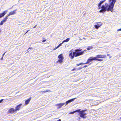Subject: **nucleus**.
Listing matches in <instances>:
<instances>
[{"label":"nucleus","instance_id":"1a4fd4ad","mask_svg":"<svg viewBox=\"0 0 121 121\" xmlns=\"http://www.w3.org/2000/svg\"><path fill=\"white\" fill-rule=\"evenodd\" d=\"M22 105V104H21L16 106L15 109L16 111L17 110H20L21 108V106Z\"/></svg>","mask_w":121,"mask_h":121},{"label":"nucleus","instance_id":"4468645a","mask_svg":"<svg viewBox=\"0 0 121 121\" xmlns=\"http://www.w3.org/2000/svg\"><path fill=\"white\" fill-rule=\"evenodd\" d=\"M106 0H103L100 1V2L98 4V6L99 7H100L101 4H103L104 2Z\"/></svg>","mask_w":121,"mask_h":121},{"label":"nucleus","instance_id":"ddd939ff","mask_svg":"<svg viewBox=\"0 0 121 121\" xmlns=\"http://www.w3.org/2000/svg\"><path fill=\"white\" fill-rule=\"evenodd\" d=\"M31 99V98L30 97V98H29V99H28L26 100L25 101V105H26L28 104V103L30 101V100Z\"/></svg>","mask_w":121,"mask_h":121},{"label":"nucleus","instance_id":"39448f33","mask_svg":"<svg viewBox=\"0 0 121 121\" xmlns=\"http://www.w3.org/2000/svg\"><path fill=\"white\" fill-rule=\"evenodd\" d=\"M58 58L59 59L56 62V64L62 63L63 62V60L64 59L62 54H61L58 55Z\"/></svg>","mask_w":121,"mask_h":121},{"label":"nucleus","instance_id":"473e14b6","mask_svg":"<svg viewBox=\"0 0 121 121\" xmlns=\"http://www.w3.org/2000/svg\"><path fill=\"white\" fill-rule=\"evenodd\" d=\"M6 52H5L3 54V55H2V56H4V54H5V53Z\"/></svg>","mask_w":121,"mask_h":121},{"label":"nucleus","instance_id":"72a5a7b5","mask_svg":"<svg viewBox=\"0 0 121 121\" xmlns=\"http://www.w3.org/2000/svg\"><path fill=\"white\" fill-rule=\"evenodd\" d=\"M58 48V46H57V47H56L55 48H54V49H56L57 48Z\"/></svg>","mask_w":121,"mask_h":121},{"label":"nucleus","instance_id":"e433bc0d","mask_svg":"<svg viewBox=\"0 0 121 121\" xmlns=\"http://www.w3.org/2000/svg\"><path fill=\"white\" fill-rule=\"evenodd\" d=\"M57 121H61V120L60 119H59L57 120Z\"/></svg>","mask_w":121,"mask_h":121},{"label":"nucleus","instance_id":"20e7f679","mask_svg":"<svg viewBox=\"0 0 121 121\" xmlns=\"http://www.w3.org/2000/svg\"><path fill=\"white\" fill-rule=\"evenodd\" d=\"M105 5H106V7L104 5H102V6L101 7H99L98 8L99 9L101 8V9L99 11V12L100 13H104V12H105L107 10V8L108 7V4L106 3L105 4Z\"/></svg>","mask_w":121,"mask_h":121},{"label":"nucleus","instance_id":"a19ab883","mask_svg":"<svg viewBox=\"0 0 121 121\" xmlns=\"http://www.w3.org/2000/svg\"><path fill=\"white\" fill-rule=\"evenodd\" d=\"M91 63L89 64V65H91Z\"/></svg>","mask_w":121,"mask_h":121},{"label":"nucleus","instance_id":"7c9ffc66","mask_svg":"<svg viewBox=\"0 0 121 121\" xmlns=\"http://www.w3.org/2000/svg\"><path fill=\"white\" fill-rule=\"evenodd\" d=\"M46 41V40L45 39V40H43L42 41L43 42H45Z\"/></svg>","mask_w":121,"mask_h":121},{"label":"nucleus","instance_id":"f257e3e1","mask_svg":"<svg viewBox=\"0 0 121 121\" xmlns=\"http://www.w3.org/2000/svg\"><path fill=\"white\" fill-rule=\"evenodd\" d=\"M106 56L105 55H97L96 57H91L87 59V62L84 63L85 64H89L93 60H97L99 61H102L103 60V59H100L99 58H105Z\"/></svg>","mask_w":121,"mask_h":121},{"label":"nucleus","instance_id":"b1692460","mask_svg":"<svg viewBox=\"0 0 121 121\" xmlns=\"http://www.w3.org/2000/svg\"><path fill=\"white\" fill-rule=\"evenodd\" d=\"M97 25L98 26H99L100 25V26L102 25V24H101V22H98L97 23Z\"/></svg>","mask_w":121,"mask_h":121},{"label":"nucleus","instance_id":"393cba45","mask_svg":"<svg viewBox=\"0 0 121 121\" xmlns=\"http://www.w3.org/2000/svg\"><path fill=\"white\" fill-rule=\"evenodd\" d=\"M83 68V67H79L78 68V69H77L78 70H80V69H82Z\"/></svg>","mask_w":121,"mask_h":121},{"label":"nucleus","instance_id":"6ab92c4d","mask_svg":"<svg viewBox=\"0 0 121 121\" xmlns=\"http://www.w3.org/2000/svg\"><path fill=\"white\" fill-rule=\"evenodd\" d=\"M49 91H51L50 90H45L44 91H41V92H42V93H44L46 92H47Z\"/></svg>","mask_w":121,"mask_h":121},{"label":"nucleus","instance_id":"5701e85b","mask_svg":"<svg viewBox=\"0 0 121 121\" xmlns=\"http://www.w3.org/2000/svg\"><path fill=\"white\" fill-rule=\"evenodd\" d=\"M85 64L84 63H79V64H77L76 65L77 66H79L81 65H84Z\"/></svg>","mask_w":121,"mask_h":121},{"label":"nucleus","instance_id":"c85d7f7f","mask_svg":"<svg viewBox=\"0 0 121 121\" xmlns=\"http://www.w3.org/2000/svg\"><path fill=\"white\" fill-rule=\"evenodd\" d=\"M30 30H27L26 32L24 34H26V33H27V32L29 31Z\"/></svg>","mask_w":121,"mask_h":121},{"label":"nucleus","instance_id":"f8f14e48","mask_svg":"<svg viewBox=\"0 0 121 121\" xmlns=\"http://www.w3.org/2000/svg\"><path fill=\"white\" fill-rule=\"evenodd\" d=\"M76 99V98H74L73 99H70L68 100L65 103H66V104L65 105H67L69 103H70V102H72V101H73Z\"/></svg>","mask_w":121,"mask_h":121},{"label":"nucleus","instance_id":"2eb2a0df","mask_svg":"<svg viewBox=\"0 0 121 121\" xmlns=\"http://www.w3.org/2000/svg\"><path fill=\"white\" fill-rule=\"evenodd\" d=\"M8 16L7 15L4 18L3 20L4 22H6L7 20V19H8Z\"/></svg>","mask_w":121,"mask_h":121},{"label":"nucleus","instance_id":"6e6552de","mask_svg":"<svg viewBox=\"0 0 121 121\" xmlns=\"http://www.w3.org/2000/svg\"><path fill=\"white\" fill-rule=\"evenodd\" d=\"M7 10H5L2 13H0V18L4 16L7 13Z\"/></svg>","mask_w":121,"mask_h":121},{"label":"nucleus","instance_id":"f03ea898","mask_svg":"<svg viewBox=\"0 0 121 121\" xmlns=\"http://www.w3.org/2000/svg\"><path fill=\"white\" fill-rule=\"evenodd\" d=\"M116 1L117 0H109V5L108 4L107 9V11H110L111 12L113 11L114 4Z\"/></svg>","mask_w":121,"mask_h":121},{"label":"nucleus","instance_id":"4c0bfd02","mask_svg":"<svg viewBox=\"0 0 121 121\" xmlns=\"http://www.w3.org/2000/svg\"><path fill=\"white\" fill-rule=\"evenodd\" d=\"M3 56H2V57L0 59L1 60H2L3 59Z\"/></svg>","mask_w":121,"mask_h":121},{"label":"nucleus","instance_id":"aec40b11","mask_svg":"<svg viewBox=\"0 0 121 121\" xmlns=\"http://www.w3.org/2000/svg\"><path fill=\"white\" fill-rule=\"evenodd\" d=\"M82 50V49H77L75 50V51L76 52H80Z\"/></svg>","mask_w":121,"mask_h":121},{"label":"nucleus","instance_id":"58836bf2","mask_svg":"<svg viewBox=\"0 0 121 121\" xmlns=\"http://www.w3.org/2000/svg\"><path fill=\"white\" fill-rule=\"evenodd\" d=\"M109 54H107V56H109Z\"/></svg>","mask_w":121,"mask_h":121},{"label":"nucleus","instance_id":"79ce46f5","mask_svg":"<svg viewBox=\"0 0 121 121\" xmlns=\"http://www.w3.org/2000/svg\"><path fill=\"white\" fill-rule=\"evenodd\" d=\"M0 31H1V30L0 29V32H1Z\"/></svg>","mask_w":121,"mask_h":121},{"label":"nucleus","instance_id":"9b49d317","mask_svg":"<svg viewBox=\"0 0 121 121\" xmlns=\"http://www.w3.org/2000/svg\"><path fill=\"white\" fill-rule=\"evenodd\" d=\"M65 103H60L59 104H58L56 105L57 106H58V108H61L62 106L64 105Z\"/></svg>","mask_w":121,"mask_h":121},{"label":"nucleus","instance_id":"dca6fc26","mask_svg":"<svg viewBox=\"0 0 121 121\" xmlns=\"http://www.w3.org/2000/svg\"><path fill=\"white\" fill-rule=\"evenodd\" d=\"M93 48V47L92 46H90L88 47L87 48V50H89L91 49H92Z\"/></svg>","mask_w":121,"mask_h":121},{"label":"nucleus","instance_id":"f704fd0d","mask_svg":"<svg viewBox=\"0 0 121 121\" xmlns=\"http://www.w3.org/2000/svg\"><path fill=\"white\" fill-rule=\"evenodd\" d=\"M76 69H73L71 70V71H73Z\"/></svg>","mask_w":121,"mask_h":121},{"label":"nucleus","instance_id":"9d476101","mask_svg":"<svg viewBox=\"0 0 121 121\" xmlns=\"http://www.w3.org/2000/svg\"><path fill=\"white\" fill-rule=\"evenodd\" d=\"M16 10H15L12 11L10 12L9 13V14L7 15V16L9 17V16L14 15V14L16 13Z\"/></svg>","mask_w":121,"mask_h":121},{"label":"nucleus","instance_id":"a878e982","mask_svg":"<svg viewBox=\"0 0 121 121\" xmlns=\"http://www.w3.org/2000/svg\"><path fill=\"white\" fill-rule=\"evenodd\" d=\"M74 113V111L72 112H71L69 113V114H73Z\"/></svg>","mask_w":121,"mask_h":121},{"label":"nucleus","instance_id":"ea45409f","mask_svg":"<svg viewBox=\"0 0 121 121\" xmlns=\"http://www.w3.org/2000/svg\"><path fill=\"white\" fill-rule=\"evenodd\" d=\"M120 119H121V117H120Z\"/></svg>","mask_w":121,"mask_h":121},{"label":"nucleus","instance_id":"412c9836","mask_svg":"<svg viewBox=\"0 0 121 121\" xmlns=\"http://www.w3.org/2000/svg\"><path fill=\"white\" fill-rule=\"evenodd\" d=\"M81 110L80 109H78V110H77L74 111V113L77 112H80V111Z\"/></svg>","mask_w":121,"mask_h":121},{"label":"nucleus","instance_id":"0eeeda50","mask_svg":"<svg viewBox=\"0 0 121 121\" xmlns=\"http://www.w3.org/2000/svg\"><path fill=\"white\" fill-rule=\"evenodd\" d=\"M16 112L15 109L13 108H11L8 110V113L12 114L13 113H16Z\"/></svg>","mask_w":121,"mask_h":121},{"label":"nucleus","instance_id":"c9c22d12","mask_svg":"<svg viewBox=\"0 0 121 121\" xmlns=\"http://www.w3.org/2000/svg\"><path fill=\"white\" fill-rule=\"evenodd\" d=\"M117 31H121V28L118 29Z\"/></svg>","mask_w":121,"mask_h":121},{"label":"nucleus","instance_id":"c756f323","mask_svg":"<svg viewBox=\"0 0 121 121\" xmlns=\"http://www.w3.org/2000/svg\"><path fill=\"white\" fill-rule=\"evenodd\" d=\"M37 26V25H35L33 27V28H35Z\"/></svg>","mask_w":121,"mask_h":121},{"label":"nucleus","instance_id":"f3484780","mask_svg":"<svg viewBox=\"0 0 121 121\" xmlns=\"http://www.w3.org/2000/svg\"><path fill=\"white\" fill-rule=\"evenodd\" d=\"M70 39L69 38H68L64 40L63 41V43L65 42H68L69 40Z\"/></svg>","mask_w":121,"mask_h":121},{"label":"nucleus","instance_id":"a211bd4d","mask_svg":"<svg viewBox=\"0 0 121 121\" xmlns=\"http://www.w3.org/2000/svg\"><path fill=\"white\" fill-rule=\"evenodd\" d=\"M100 26V25L98 26L97 25H95V28L97 29H98Z\"/></svg>","mask_w":121,"mask_h":121},{"label":"nucleus","instance_id":"7ed1b4c3","mask_svg":"<svg viewBox=\"0 0 121 121\" xmlns=\"http://www.w3.org/2000/svg\"><path fill=\"white\" fill-rule=\"evenodd\" d=\"M84 50L83 51L79 52H73V53L71 52L69 54V56L71 59H73L74 57H76L83 54L84 51H85Z\"/></svg>","mask_w":121,"mask_h":121},{"label":"nucleus","instance_id":"bb28decb","mask_svg":"<svg viewBox=\"0 0 121 121\" xmlns=\"http://www.w3.org/2000/svg\"><path fill=\"white\" fill-rule=\"evenodd\" d=\"M63 43L62 42V43H60V44H59V45L58 46V48H59V47L60 46H61V44Z\"/></svg>","mask_w":121,"mask_h":121},{"label":"nucleus","instance_id":"2f4dec72","mask_svg":"<svg viewBox=\"0 0 121 121\" xmlns=\"http://www.w3.org/2000/svg\"><path fill=\"white\" fill-rule=\"evenodd\" d=\"M3 99H1V100H0V103H1L3 101Z\"/></svg>","mask_w":121,"mask_h":121},{"label":"nucleus","instance_id":"cd10ccee","mask_svg":"<svg viewBox=\"0 0 121 121\" xmlns=\"http://www.w3.org/2000/svg\"><path fill=\"white\" fill-rule=\"evenodd\" d=\"M88 66V65H85L83 67H82L83 68H85L86 67H87Z\"/></svg>","mask_w":121,"mask_h":121},{"label":"nucleus","instance_id":"4be33fe9","mask_svg":"<svg viewBox=\"0 0 121 121\" xmlns=\"http://www.w3.org/2000/svg\"><path fill=\"white\" fill-rule=\"evenodd\" d=\"M4 22H5L3 20L0 23V25H2Z\"/></svg>","mask_w":121,"mask_h":121},{"label":"nucleus","instance_id":"423d86ee","mask_svg":"<svg viewBox=\"0 0 121 121\" xmlns=\"http://www.w3.org/2000/svg\"><path fill=\"white\" fill-rule=\"evenodd\" d=\"M86 110H83L80 111L79 115L81 117L83 118H86V117L85 116L86 115V114L84 112Z\"/></svg>","mask_w":121,"mask_h":121}]
</instances>
